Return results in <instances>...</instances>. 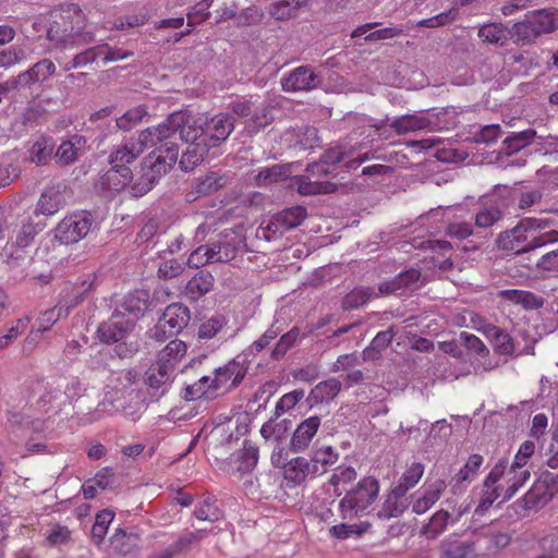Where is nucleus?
<instances>
[{
  "label": "nucleus",
  "mask_w": 558,
  "mask_h": 558,
  "mask_svg": "<svg viewBox=\"0 0 558 558\" xmlns=\"http://www.w3.org/2000/svg\"><path fill=\"white\" fill-rule=\"evenodd\" d=\"M169 131V140L173 148L178 150L175 141H196L199 137L211 147L226 141L234 129L233 118L227 113H219L210 119L192 114L181 110L171 113L165 121ZM179 154V151H177Z\"/></svg>",
  "instance_id": "f257e3e1"
},
{
  "label": "nucleus",
  "mask_w": 558,
  "mask_h": 558,
  "mask_svg": "<svg viewBox=\"0 0 558 558\" xmlns=\"http://www.w3.org/2000/svg\"><path fill=\"white\" fill-rule=\"evenodd\" d=\"M178 160V153L170 147L167 156L149 155L143 162L142 177L131 184L133 173L130 168H112L100 178L99 184L102 190L112 193L121 192L125 189L130 194L138 197L148 193L156 181L165 174Z\"/></svg>",
  "instance_id": "f03ea898"
},
{
  "label": "nucleus",
  "mask_w": 558,
  "mask_h": 558,
  "mask_svg": "<svg viewBox=\"0 0 558 558\" xmlns=\"http://www.w3.org/2000/svg\"><path fill=\"white\" fill-rule=\"evenodd\" d=\"M377 158L373 151H343L335 147L329 149L323 159L310 165L306 169L307 174L298 175L292 180L291 186L295 187L301 195L327 194L336 190V184L329 181H320V175L331 173L338 163H343L347 168L355 169L364 161Z\"/></svg>",
  "instance_id": "7ed1b4c3"
},
{
  "label": "nucleus",
  "mask_w": 558,
  "mask_h": 558,
  "mask_svg": "<svg viewBox=\"0 0 558 558\" xmlns=\"http://www.w3.org/2000/svg\"><path fill=\"white\" fill-rule=\"evenodd\" d=\"M549 227L550 222L547 219H521L515 227L499 234L497 245L502 251L520 254L556 243L558 242V231L546 230Z\"/></svg>",
  "instance_id": "20e7f679"
},
{
  "label": "nucleus",
  "mask_w": 558,
  "mask_h": 558,
  "mask_svg": "<svg viewBox=\"0 0 558 558\" xmlns=\"http://www.w3.org/2000/svg\"><path fill=\"white\" fill-rule=\"evenodd\" d=\"M168 124L165 121L156 128H148L137 135V140L125 143L113 150L109 156V163L112 168H130L129 166L147 148H155L150 154L167 156L171 145L169 140Z\"/></svg>",
  "instance_id": "39448f33"
},
{
  "label": "nucleus",
  "mask_w": 558,
  "mask_h": 558,
  "mask_svg": "<svg viewBox=\"0 0 558 558\" xmlns=\"http://www.w3.org/2000/svg\"><path fill=\"white\" fill-rule=\"evenodd\" d=\"M558 28V10L543 9L527 12L524 17L513 24L511 36L522 45L531 44L537 37L549 34Z\"/></svg>",
  "instance_id": "423d86ee"
},
{
  "label": "nucleus",
  "mask_w": 558,
  "mask_h": 558,
  "mask_svg": "<svg viewBox=\"0 0 558 558\" xmlns=\"http://www.w3.org/2000/svg\"><path fill=\"white\" fill-rule=\"evenodd\" d=\"M379 493V484L375 477L362 478L356 487L349 492L339 502V509L343 519H352L363 514L376 500Z\"/></svg>",
  "instance_id": "0eeeda50"
},
{
  "label": "nucleus",
  "mask_w": 558,
  "mask_h": 558,
  "mask_svg": "<svg viewBox=\"0 0 558 558\" xmlns=\"http://www.w3.org/2000/svg\"><path fill=\"white\" fill-rule=\"evenodd\" d=\"M92 223L93 217L89 213H73L59 222L54 236L62 244L76 243L88 234Z\"/></svg>",
  "instance_id": "6e6552de"
},
{
  "label": "nucleus",
  "mask_w": 558,
  "mask_h": 558,
  "mask_svg": "<svg viewBox=\"0 0 558 558\" xmlns=\"http://www.w3.org/2000/svg\"><path fill=\"white\" fill-rule=\"evenodd\" d=\"M190 322V311L181 304H170L165 310L158 324L151 329V337L158 341H162L169 336L179 333L187 326Z\"/></svg>",
  "instance_id": "1a4fd4ad"
},
{
  "label": "nucleus",
  "mask_w": 558,
  "mask_h": 558,
  "mask_svg": "<svg viewBox=\"0 0 558 558\" xmlns=\"http://www.w3.org/2000/svg\"><path fill=\"white\" fill-rule=\"evenodd\" d=\"M248 360L246 353L236 355L232 361L214 373L215 387L220 391H228L238 386L246 375Z\"/></svg>",
  "instance_id": "9d476101"
},
{
  "label": "nucleus",
  "mask_w": 558,
  "mask_h": 558,
  "mask_svg": "<svg viewBox=\"0 0 558 558\" xmlns=\"http://www.w3.org/2000/svg\"><path fill=\"white\" fill-rule=\"evenodd\" d=\"M505 470H507L506 460H500L490 470L484 481L482 496L475 509V513H485L493 506V504L501 497V488L496 486V484L504 476Z\"/></svg>",
  "instance_id": "9b49d317"
},
{
  "label": "nucleus",
  "mask_w": 558,
  "mask_h": 558,
  "mask_svg": "<svg viewBox=\"0 0 558 558\" xmlns=\"http://www.w3.org/2000/svg\"><path fill=\"white\" fill-rule=\"evenodd\" d=\"M242 240L234 231L223 234V239L206 246V253L209 263H228L235 258Z\"/></svg>",
  "instance_id": "f8f14e48"
},
{
  "label": "nucleus",
  "mask_w": 558,
  "mask_h": 558,
  "mask_svg": "<svg viewBox=\"0 0 558 558\" xmlns=\"http://www.w3.org/2000/svg\"><path fill=\"white\" fill-rule=\"evenodd\" d=\"M320 78L310 66H299L281 78L282 89L286 92H305L317 87Z\"/></svg>",
  "instance_id": "ddd939ff"
},
{
  "label": "nucleus",
  "mask_w": 558,
  "mask_h": 558,
  "mask_svg": "<svg viewBox=\"0 0 558 558\" xmlns=\"http://www.w3.org/2000/svg\"><path fill=\"white\" fill-rule=\"evenodd\" d=\"M282 478L287 487L295 488L308 478L315 477L311 462L304 457H295L281 469Z\"/></svg>",
  "instance_id": "4468645a"
},
{
  "label": "nucleus",
  "mask_w": 558,
  "mask_h": 558,
  "mask_svg": "<svg viewBox=\"0 0 558 558\" xmlns=\"http://www.w3.org/2000/svg\"><path fill=\"white\" fill-rule=\"evenodd\" d=\"M320 426V418L316 415L301 422L293 432L290 447L293 452L306 450Z\"/></svg>",
  "instance_id": "2eb2a0df"
},
{
  "label": "nucleus",
  "mask_w": 558,
  "mask_h": 558,
  "mask_svg": "<svg viewBox=\"0 0 558 558\" xmlns=\"http://www.w3.org/2000/svg\"><path fill=\"white\" fill-rule=\"evenodd\" d=\"M132 326L133 322L116 314L108 322L99 326L97 333L102 342H119L125 337Z\"/></svg>",
  "instance_id": "dca6fc26"
},
{
  "label": "nucleus",
  "mask_w": 558,
  "mask_h": 558,
  "mask_svg": "<svg viewBox=\"0 0 558 558\" xmlns=\"http://www.w3.org/2000/svg\"><path fill=\"white\" fill-rule=\"evenodd\" d=\"M56 73V65L49 59H44L28 70L20 73L14 83L16 86H27L34 83H41Z\"/></svg>",
  "instance_id": "f3484780"
},
{
  "label": "nucleus",
  "mask_w": 558,
  "mask_h": 558,
  "mask_svg": "<svg viewBox=\"0 0 558 558\" xmlns=\"http://www.w3.org/2000/svg\"><path fill=\"white\" fill-rule=\"evenodd\" d=\"M445 489L446 482L444 480L426 484L421 495L413 501V512L423 514L428 511L439 500Z\"/></svg>",
  "instance_id": "a211bd4d"
},
{
  "label": "nucleus",
  "mask_w": 558,
  "mask_h": 558,
  "mask_svg": "<svg viewBox=\"0 0 558 558\" xmlns=\"http://www.w3.org/2000/svg\"><path fill=\"white\" fill-rule=\"evenodd\" d=\"M306 217V209L302 206L287 208L272 216L268 229L274 232H283L302 223Z\"/></svg>",
  "instance_id": "6ab92c4d"
},
{
  "label": "nucleus",
  "mask_w": 558,
  "mask_h": 558,
  "mask_svg": "<svg viewBox=\"0 0 558 558\" xmlns=\"http://www.w3.org/2000/svg\"><path fill=\"white\" fill-rule=\"evenodd\" d=\"M65 204V197L59 186L48 187L40 196L36 213L46 216L57 214Z\"/></svg>",
  "instance_id": "aec40b11"
},
{
  "label": "nucleus",
  "mask_w": 558,
  "mask_h": 558,
  "mask_svg": "<svg viewBox=\"0 0 558 558\" xmlns=\"http://www.w3.org/2000/svg\"><path fill=\"white\" fill-rule=\"evenodd\" d=\"M187 347L182 340L175 339L170 341L157 356V364L167 366L168 369L174 372L177 365L185 356Z\"/></svg>",
  "instance_id": "412c9836"
},
{
  "label": "nucleus",
  "mask_w": 558,
  "mask_h": 558,
  "mask_svg": "<svg viewBox=\"0 0 558 558\" xmlns=\"http://www.w3.org/2000/svg\"><path fill=\"white\" fill-rule=\"evenodd\" d=\"M191 145L186 148V150L182 154L180 166L183 170L189 171L198 166L207 155L210 145L205 142L203 138H198L196 141H189Z\"/></svg>",
  "instance_id": "4be33fe9"
},
{
  "label": "nucleus",
  "mask_w": 558,
  "mask_h": 558,
  "mask_svg": "<svg viewBox=\"0 0 558 558\" xmlns=\"http://www.w3.org/2000/svg\"><path fill=\"white\" fill-rule=\"evenodd\" d=\"M507 488L502 495V502L512 498L515 493L527 482L531 476L530 471L526 466H514V462L511 463L508 471H505Z\"/></svg>",
  "instance_id": "5701e85b"
},
{
  "label": "nucleus",
  "mask_w": 558,
  "mask_h": 558,
  "mask_svg": "<svg viewBox=\"0 0 558 558\" xmlns=\"http://www.w3.org/2000/svg\"><path fill=\"white\" fill-rule=\"evenodd\" d=\"M499 295L502 300L521 305L524 310H536L544 304L542 296L524 290H501Z\"/></svg>",
  "instance_id": "b1692460"
},
{
  "label": "nucleus",
  "mask_w": 558,
  "mask_h": 558,
  "mask_svg": "<svg viewBox=\"0 0 558 558\" xmlns=\"http://www.w3.org/2000/svg\"><path fill=\"white\" fill-rule=\"evenodd\" d=\"M339 459V453L330 446H324L314 450L311 460L313 473L316 476L327 472Z\"/></svg>",
  "instance_id": "393cba45"
},
{
  "label": "nucleus",
  "mask_w": 558,
  "mask_h": 558,
  "mask_svg": "<svg viewBox=\"0 0 558 558\" xmlns=\"http://www.w3.org/2000/svg\"><path fill=\"white\" fill-rule=\"evenodd\" d=\"M57 389L59 393L53 395L52 392H49L47 397L49 402L52 399H60L59 404L66 400L72 401L78 398L85 390L78 378H61L58 383Z\"/></svg>",
  "instance_id": "a878e982"
},
{
  "label": "nucleus",
  "mask_w": 558,
  "mask_h": 558,
  "mask_svg": "<svg viewBox=\"0 0 558 558\" xmlns=\"http://www.w3.org/2000/svg\"><path fill=\"white\" fill-rule=\"evenodd\" d=\"M425 466L418 461H412L407 464L405 471L396 485L397 495H405L409 489L414 487L424 474Z\"/></svg>",
  "instance_id": "bb28decb"
},
{
  "label": "nucleus",
  "mask_w": 558,
  "mask_h": 558,
  "mask_svg": "<svg viewBox=\"0 0 558 558\" xmlns=\"http://www.w3.org/2000/svg\"><path fill=\"white\" fill-rule=\"evenodd\" d=\"M464 209L462 207L447 208L446 214L448 218L453 220L449 222L447 232L450 236L457 239H465L472 234V226L470 222L463 220Z\"/></svg>",
  "instance_id": "cd10ccee"
},
{
  "label": "nucleus",
  "mask_w": 558,
  "mask_h": 558,
  "mask_svg": "<svg viewBox=\"0 0 558 558\" xmlns=\"http://www.w3.org/2000/svg\"><path fill=\"white\" fill-rule=\"evenodd\" d=\"M54 142L51 137L39 136L29 147V159L33 163L45 165L51 158Z\"/></svg>",
  "instance_id": "c85d7f7f"
},
{
  "label": "nucleus",
  "mask_w": 558,
  "mask_h": 558,
  "mask_svg": "<svg viewBox=\"0 0 558 558\" xmlns=\"http://www.w3.org/2000/svg\"><path fill=\"white\" fill-rule=\"evenodd\" d=\"M32 50L27 45H13L0 51V68L9 69L31 58Z\"/></svg>",
  "instance_id": "c756f323"
},
{
  "label": "nucleus",
  "mask_w": 558,
  "mask_h": 558,
  "mask_svg": "<svg viewBox=\"0 0 558 558\" xmlns=\"http://www.w3.org/2000/svg\"><path fill=\"white\" fill-rule=\"evenodd\" d=\"M214 286V277L211 274L206 271H199L186 283L185 290L186 294L193 299L197 300L204 294L208 293Z\"/></svg>",
  "instance_id": "7c9ffc66"
},
{
  "label": "nucleus",
  "mask_w": 558,
  "mask_h": 558,
  "mask_svg": "<svg viewBox=\"0 0 558 558\" xmlns=\"http://www.w3.org/2000/svg\"><path fill=\"white\" fill-rule=\"evenodd\" d=\"M172 374L167 366H162L160 364H153L145 373V383L153 389H161L162 392L165 388L169 385L172 379Z\"/></svg>",
  "instance_id": "2f4dec72"
},
{
  "label": "nucleus",
  "mask_w": 558,
  "mask_h": 558,
  "mask_svg": "<svg viewBox=\"0 0 558 558\" xmlns=\"http://www.w3.org/2000/svg\"><path fill=\"white\" fill-rule=\"evenodd\" d=\"M236 470L240 473L251 472L258 462V448L251 441H245L235 456Z\"/></svg>",
  "instance_id": "473e14b6"
},
{
  "label": "nucleus",
  "mask_w": 558,
  "mask_h": 558,
  "mask_svg": "<svg viewBox=\"0 0 558 558\" xmlns=\"http://www.w3.org/2000/svg\"><path fill=\"white\" fill-rule=\"evenodd\" d=\"M391 125L397 133L405 134L426 129L429 125V120L423 114H408L396 119Z\"/></svg>",
  "instance_id": "72a5a7b5"
},
{
  "label": "nucleus",
  "mask_w": 558,
  "mask_h": 558,
  "mask_svg": "<svg viewBox=\"0 0 558 558\" xmlns=\"http://www.w3.org/2000/svg\"><path fill=\"white\" fill-rule=\"evenodd\" d=\"M213 376H203L196 383L186 388V397L192 400L203 397L213 398L219 393V389L215 387Z\"/></svg>",
  "instance_id": "f704fd0d"
},
{
  "label": "nucleus",
  "mask_w": 558,
  "mask_h": 558,
  "mask_svg": "<svg viewBox=\"0 0 558 558\" xmlns=\"http://www.w3.org/2000/svg\"><path fill=\"white\" fill-rule=\"evenodd\" d=\"M504 24L501 23H490L483 25L478 31V37L484 41L489 44L504 45L508 38V35L511 34Z\"/></svg>",
  "instance_id": "c9c22d12"
},
{
  "label": "nucleus",
  "mask_w": 558,
  "mask_h": 558,
  "mask_svg": "<svg viewBox=\"0 0 558 558\" xmlns=\"http://www.w3.org/2000/svg\"><path fill=\"white\" fill-rule=\"evenodd\" d=\"M70 307L58 305L53 308L43 312L37 319V328L32 329L31 333L45 332L49 330L60 318L68 315Z\"/></svg>",
  "instance_id": "e433bc0d"
},
{
  "label": "nucleus",
  "mask_w": 558,
  "mask_h": 558,
  "mask_svg": "<svg viewBox=\"0 0 558 558\" xmlns=\"http://www.w3.org/2000/svg\"><path fill=\"white\" fill-rule=\"evenodd\" d=\"M211 4V1L204 0L197 3L189 13H187V26L185 31L175 35V41H179L182 37L189 35L191 33V28L197 24L204 22L208 15V9Z\"/></svg>",
  "instance_id": "4c0bfd02"
},
{
  "label": "nucleus",
  "mask_w": 558,
  "mask_h": 558,
  "mask_svg": "<svg viewBox=\"0 0 558 558\" xmlns=\"http://www.w3.org/2000/svg\"><path fill=\"white\" fill-rule=\"evenodd\" d=\"M502 217L500 208L496 204H488L478 209L474 216V225L478 228H489Z\"/></svg>",
  "instance_id": "58836bf2"
},
{
  "label": "nucleus",
  "mask_w": 558,
  "mask_h": 558,
  "mask_svg": "<svg viewBox=\"0 0 558 558\" xmlns=\"http://www.w3.org/2000/svg\"><path fill=\"white\" fill-rule=\"evenodd\" d=\"M421 278V272L417 269H410L405 272L400 274L398 280L396 282H386L380 284L379 292L381 294H389L399 290L402 286L412 287L416 284V282Z\"/></svg>",
  "instance_id": "ea45409f"
},
{
  "label": "nucleus",
  "mask_w": 558,
  "mask_h": 558,
  "mask_svg": "<svg viewBox=\"0 0 558 558\" xmlns=\"http://www.w3.org/2000/svg\"><path fill=\"white\" fill-rule=\"evenodd\" d=\"M289 175L290 171L288 167L276 165L270 168L260 169L255 179L259 185H269L286 180Z\"/></svg>",
  "instance_id": "a19ab883"
},
{
  "label": "nucleus",
  "mask_w": 558,
  "mask_h": 558,
  "mask_svg": "<svg viewBox=\"0 0 558 558\" xmlns=\"http://www.w3.org/2000/svg\"><path fill=\"white\" fill-rule=\"evenodd\" d=\"M483 461L484 459L481 454H471L465 464L456 475L457 486L474 480L483 464Z\"/></svg>",
  "instance_id": "79ce46f5"
},
{
  "label": "nucleus",
  "mask_w": 558,
  "mask_h": 558,
  "mask_svg": "<svg viewBox=\"0 0 558 558\" xmlns=\"http://www.w3.org/2000/svg\"><path fill=\"white\" fill-rule=\"evenodd\" d=\"M82 138L74 136L69 141L61 143L54 155L56 160L59 163L69 165L73 162L78 154L77 145H81Z\"/></svg>",
  "instance_id": "37998d69"
},
{
  "label": "nucleus",
  "mask_w": 558,
  "mask_h": 558,
  "mask_svg": "<svg viewBox=\"0 0 558 558\" xmlns=\"http://www.w3.org/2000/svg\"><path fill=\"white\" fill-rule=\"evenodd\" d=\"M403 496L404 495L396 494L395 486L391 493L387 496L381 509L378 511V517L381 519L399 517L404 510V505L400 501V498Z\"/></svg>",
  "instance_id": "c03bdc74"
},
{
  "label": "nucleus",
  "mask_w": 558,
  "mask_h": 558,
  "mask_svg": "<svg viewBox=\"0 0 558 558\" xmlns=\"http://www.w3.org/2000/svg\"><path fill=\"white\" fill-rule=\"evenodd\" d=\"M450 513L445 510L437 511L423 527V534L426 537L435 538L440 535L447 527Z\"/></svg>",
  "instance_id": "a18cd8bd"
},
{
  "label": "nucleus",
  "mask_w": 558,
  "mask_h": 558,
  "mask_svg": "<svg viewBox=\"0 0 558 558\" xmlns=\"http://www.w3.org/2000/svg\"><path fill=\"white\" fill-rule=\"evenodd\" d=\"M147 116V109L145 106H137L130 109L124 114L117 119V125L119 129L129 131L142 122L143 118Z\"/></svg>",
  "instance_id": "49530a36"
},
{
  "label": "nucleus",
  "mask_w": 558,
  "mask_h": 558,
  "mask_svg": "<svg viewBox=\"0 0 558 558\" xmlns=\"http://www.w3.org/2000/svg\"><path fill=\"white\" fill-rule=\"evenodd\" d=\"M47 36H48L49 40L54 41L60 45H63L65 48L74 47L82 41H84V43L87 41L85 36L73 33V28H71L70 33H68V29H64V34L60 35L59 28L51 27L48 31Z\"/></svg>",
  "instance_id": "de8ad7c7"
},
{
  "label": "nucleus",
  "mask_w": 558,
  "mask_h": 558,
  "mask_svg": "<svg viewBox=\"0 0 558 558\" xmlns=\"http://www.w3.org/2000/svg\"><path fill=\"white\" fill-rule=\"evenodd\" d=\"M114 518L112 510H102L96 515L95 523L92 527V534L96 543H100L107 534L108 527Z\"/></svg>",
  "instance_id": "09e8293b"
},
{
  "label": "nucleus",
  "mask_w": 558,
  "mask_h": 558,
  "mask_svg": "<svg viewBox=\"0 0 558 558\" xmlns=\"http://www.w3.org/2000/svg\"><path fill=\"white\" fill-rule=\"evenodd\" d=\"M356 477V472L352 466H338L330 477V483L335 487L338 495L341 494V489Z\"/></svg>",
  "instance_id": "8fccbe9b"
},
{
  "label": "nucleus",
  "mask_w": 558,
  "mask_h": 558,
  "mask_svg": "<svg viewBox=\"0 0 558 558\" xmlns=\"http://www.w3.org/2000/svg\"><path fill=\"white\" fill-rule=\"evenodd\" d=\"M307 0H280L271 7V15L277 20L289 19L295 9L304 5Z\"/></svg>",
  "instance_id": "3c124183"
},
{
  "label": "nucleus",
  "mask_w": 558,
  "mask_h": 558,
  "mask_svg": "<svg viewBox=\"0 0 558 558\" xmlns=\"http://www.w3.org/2000/svg\"><path fill=\"white\" fill-rule=\"evenodd\" d=\"M166 254V252L163 253ZM162 262L158 265V276L163 279H170L179 276L183 271V264L175 258H167L161 255Z\"/></svg>",
  "instance_id": "603ef678"
},
{
  "label": "nucleus",
  "mask_w": 558,
  "mask_h": 558,
  "mask_svg": "<svg viewBox=\"0 0 558 558\" xmlns=\"http://www.w3.org/2000/svg\"><path fill=\"white\" fill-rule=\"evenodd\" d=\"M225 325L226 319L223 316H213L199 326L198 337L202 339H211L222 329Z\"/></svg>",
  "instance_id": "864d4df0"
},
{
  "label": "nucleus",
  "mask_w": 558,
  "mask_h": 558,
  "mask_svg": "<svg viewBox=\"0 0 558 558\" xmlns=\"http://www.w3.org/2000/svg\"><path fill=\"white\" fill-rule=\"evenodd\" d=\"M374 295L375 293L369 288H356L345 295L343 305L347 308L359 307Z\"/></svg>",
  "instance_id": "5fc2aeb1"
},
{
  "label": "nucleus",
  "mask_w": 558,
  "mask_h": 558,
  "mask_svg": "<svg viewBox=\"0 0 558 558\" xmlns=\"http://www.w3.org/2000/svg\"><path fill=\"white\" fill-rule=\"evenodd\" d=\"M222 178L216 173H209L196 184V196L210 194L222 186Z\"/></svg>",
  "instance_id": "6e6d98bb"
},
{
  "label": "nucleus",
  "mask_w": 558,
  "mask_h": 558,
  "mask_svg": "<svg viewBox=\"0 0 558 558\" xmlns=\"http://www.w3.org/2000/svg\"><path fill=\"white\" fill-rule=\"evenodd\" d=\"M195 515L199 520L214 522L220 519L221 512L208 498L195 509Z\"/></svg>",
  "instance_id": "4d7b16f0"
},
{
  "label": "nucleus",
  "mask_w": 558,
  "mask_h": 558,
  "mask_svg": "<svg viewBox=\"0 0 558 558\" xmlns=\"http://www.w3.org/2000/svg\"><path fill=\"white\" fill-rule=\"evenodd\" d=\"M304 397V392L301 390H294L283 395L276 404L277 415H281L284 412L294 408V405Z\"/></svg>",
  "instance_id": "13d9d810"
},
{
  "label": "nucleus",
  "mask_w": 558,
  "mask_h": 558,
  "mask_svg": "<svg viewBox=\"0 0 558 558\" xmlns=\"http://www.w3.org/2000/svg\"><path fill=\"white\" fill-rule=\"evenodd\" d=\"M99 62L100 61V54H99V47L96 46V47H93V48H89L81 53H77L74 56L73 60H72V64H71V68H80V66H84L86 65L87 63L89 62ZM66 70L70 69L69 65L65 66Z\"/></svg>",
  "instance_id": "bf43d9fd"
},
{
  "label": "nucleus",
  "mask_w": 558,
  "mask_h": 558,
  "mask_svg": "<svg viewBox=\"0 0 558 558\" xmlns=\"http://www.w3.org/2000/svg\"><path fill=\"white\" fill-rule=\"evenodd\" d=\"M457 15H458L457 10L451 9L447 12H442L433 17L422 20L417 24L420 26H425V27H437V26L446 25V24L450 23L451 21L456 20Z\"/></svg>",
  "instance_id": "052dcab7"
},
{
  "label": "nucleus",
  "mask_w": 558,
  "mask_h": 558,
  "mask_svg": "<svg viewBox=\"0 0 558 558\" xmlns=\"http://www.w3.org/2000/svg\"><path fill=\"white\" fill-rule=\"evenodd\" d=\"M534 452L535 444L532 440H525L523 444H521L518 452L514 456V466H526Z\"/></svg>",
  "instance_id": "680f3d73"
},
{
  "label": "nucleus",
  "mask_w": 558,
  "mask_h": 558,
  "mask_svg": "<svg viewBox=\"0 0 558 558\" xmlns=\"http://www.w3.org/2000/svg\"><path fill=\"white\" fill-rule=\"evenodd\" d=\"M99 47V54H100V61L106 64L108 62L118 61L125 59L131 54V52L123 51L120 48H112L108 45H100Z\"/></svg>",
  "instance_id": "e2e57ef3"
},
{
  "label": "nucleus",
  "mask_w": 558,
  "mask_h": 558,
  "mask_svg": "<svg viewBox=\"0 0 558 558\" xmlns=\"http://www.w3.org/2000/svg\"><path fill=\"white\" fill-rule=\"evenodd\" d=\"M278 336V330L275 329L274 327L269 328L268 330L265 331V333L259 338L257 339L256 341H254L252 343V345L246 350L244 351L243 353H246V356L248 357V355L251 354H254V353H257V352H260L262 350H264L276 337Z\"/></svg>",
  "instance_id": "0e129e2a"
},
{
  "label": "nucleus",
  "mask_w": 558,
  "mask_h": 558,
  "mask_svg": "<svg viewBox=\"0 0 558 558\" xmlns=\"http://www.w3.org/2000/svg\"><path fill=\"white\" fill-rule=\"evenodd\" d=\"M535 134L536 133L534 130H525L523 132L517 133L512 137L508 138V146L512 150H519L531 143Z\"/></svg>",
  "instance_id": "69168bd1"
},
{
  "label": "nucleus",
  "mask_w": 558,
  "mask_h": 558,
  "mask_svg": "<svg viewBox=\"0 0 558 558\" xmlns=\"http://www.w3.org/2000/svg\"><path fill=\"white\" fill-rule=\"evenodd\" d=\"M71 532L68 527L61 525H54L48 536L47 539L51 545H61L66 543L70 539Z\"/></svg>",
  "instance_id": "338daca9"
},
{
  "label": "nucleus",
  "mask_w": 558,
  "mask_h": 558,
  "mask_svg": "<svg viewBox=\"0 0 558 558\" xmlns=\"http://www.w3.org/2000/svg\"><path fill=\"white\" fill-rule=\"evenodd\" d=\"M536 266L539 270L558 271V250L551 251L542 256Z\"/></svg>",
  "instance_id": "774afa93"
}]
</instances>
